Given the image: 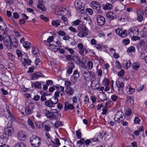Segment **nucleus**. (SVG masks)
<instances>
[{"label":"nucleus","instance_id":"45","mask_svg":"<svg viewBox=\"0 0 147 147\" xmlns=\"http://www.w3.org/2000/svg\"><path fill=\"white\" fill-rule=\"evenodd\" d=\"M127 35V32L125 30H122L120 35V36L123 38H125Z\"/></svg>","mask_w":147,"mask_h":147},{"label":"nucleus","instance_id":"53","mask_svg":"<svg viewBox=\"0 0 147 147\" xmlns=\"http://www.w3.org/2000/svg\"><path fill=\"white\" fill-rule=\"evenodd\" d=\"M76 135L77 137V138L78 139H80L81 138V135L82 134L80 132V130H78L77 131H76Z\"/></svg>","mask_w":147,"mask_h":147},{"label":"nucleus","instance_id":"21","mask_svg":"<svg viewBox=\"0 0 147 147\" xmlns=\"http://www.w3.org/2000/svg\"><path fill=\"white\" fill-rule=\"evenodd\" d=\"M65 92L68 95H72L74 93V90L73 88L71 87H67L66 88Z\"/></svg>","mask_w":147,"mask_h":147},{"label":"nucleus","instance_id":"33","mask_svg":"<svg viewBox=\"0 0 147 147\" xmlns=\"http://www.w3.org/2000/svg\"><path fill=\"white\" fill-rule=\"evenodd\" d=\"M59 20H53L51 22L52 25L55 26H57L60 25Z\"/></svg>","mask_w":147,"mask_h":147},{"label":"nucleus","instance_id":"55","mask_svg":"<svg viewBox=\"0 0 147 147\" xmlns=\"http://www.w3.org/2000/svg\"><path fill=\"white\" fill-rule=\"evenodd\" d=\"M140 120L139 117H136L134 119V123L135 124H138Z\"/></svg>","mask_w":147,"mask_h":147},{"label":"nucleus","instance_id":"54","mask_svg":"<svg viewBox=\"0 0 147 147\" xmlns=\"http://www.w3.org/2000/svg\"><path fill=\"white\" fill-rule=\"evenodd\" d=\"M125 67L126 69L129 68L131 65V63L130 61L129 60L126 63Z\"/></svg>","mask_w":147,"mask_h":147},{"label":"nucleus","instance_id":"1","mask_svg":"<svg viewBox=\"0 0 147 147\" xmlns=\"http://www.w3.org/2000/svg\"><path fill=\"white\" fill-rule=\"evenodd\" d=\"M16 52L18 57H21V61L23 63L28 65H30L31 61L28 59L26 54H22L21 51L18 49L16 50Z\"/></svg>","mask_w":147,"mask_h":147},{"label":"nucleus","instance_id":"47","mask_svg":"<svg viewBox=\"0 0 147 147\" xmlns=\"http://www.w3.org/2000/svg\"><path fill=\"white\" fill-rule=\"evenodd\" d=\"M135 51V47L133 46H131L129 47L127 49V51L128 52H134Z\"/></svg>","mask_w":147,"mask_h":147},{"label":"nucleus","instance_id":"27","mask_svg":"<svg viewBox=\"0 0 147 147\" xmlns=\"http://www.w3.org/2000/svg\"><path fill=\"white\" fill-rule=\"evenodd\" d=\"M130 32L133 33L136 35H138L139 34L138 29L136 27H132L129 29Z\"/></svg>","mask_w":147,"mask_h":147},{"label":"nucleus","instance_id":"8","mask_svg":"<svg viewBox=\"0 0 147 147\" xmlns=\"http://www.w3.org/2000/svg\"><path fill=\"white\" fill-rule=\"evenodd\" d=\"M116 84L118 88V93L119 94H122L123 92V88L124 85L123 82L118 80L116 81Z\"/></svg>","mask_w":147,"mask_h":147},{"label":"nucleus","instance_id":"49","mask_svg":"<svg viewBox=\"0 0 147 147\" xmlns=\"http://www.w3.org/2000/svg\"><path fill=\"white\" fill-rule=\"evenodd\" d=\"M131 112L130 108H128L125 110V114L126 115H131Z\"/></svg>","mask_w":147,"mask_h":147},{"label":"nucleus","instance_id":"62","mask_svg":"<svg viewBox=\"0 0 147 147\" xmlns=\"http://www.w3.org/2000/svg\"><path fill=\"white\" fill-rule=\"evenodd\" d=\"M115 65L116 66L117 68L119 69L121 68L122 66L119 61H117L115 63Z\"/></svg>","mask_w":147,"mask_h":147},{"label":"nucleus","instance_id":"61","mask_svg":"<svg viewBox=\"0 0 147 147\" xmlns=\"http://www.w3.org/2000/svg\"><path fill=\"white\" fill-rule=\"evenodd\" d=\"M56 88L58 89L59 91H62L63 92H64V88L63 87L61 86H56Z\"/></svg>","mask_w":147,"mask_h":147},{"label":"nucleus","instance_id":"51","mask_svg":"<svg viewBox=\"0 0 147 147\" xmlns=\"http://www.w3.org/2000/svg\"><path fill=\"white\" fill-rule=\"evenodd\" d=\"M103 83L105 85H108L109 84V80L107 78H105L103 80Z\"/></svg>","mask_w":147,"mask_h":147},{"label":"nucleus","instance_id":"36","mask_svg":"<svg viewBox=\"0 0 147 147\" xmlns=\"http://www.w3.org/2000/svg\"><path fill=\"white\" fill-rule=\"evenodd\" d=\"M41 83L44 84V82L38 81L36 82L34 84L35 87L36 88L38 89H40L41 88Z\"/></svg>","mask_w":147,"mask_h":147},{"label":"nucleus","instance_id":"38","mask_svg":"<svg viewBox=\"0 0 147 147\" xmlns=\"http://www.w3.org/2000/svg\"><path fill=\"white\" fill-rule=\"evenodd\" d=\"M32 53L33 54L35 55L36 56H37V55L39 53V51L38 49L36 47H34L32 48Z\"/></svg>","mask_w":147,"mask_h":147},{"label":"nucleus","instance_id":"39","mask_svg":"<svg viewBox=\"0 0 147 147\" xmlns=\"http://www.w3.org/2000/svg\"><path fill=\"white\" fill-rule=\"evenodd\" d=\"M50 99L51 100L52 102L54 104L55 106L58 102V99L56 96L53 97Z\"/></svg>","mask_w":147,"mask_h":147},{"label":"nucleus","instance_id":"50","mask_svg":"<svg viewBox=\"0 0 147 147\" xmlns=\"http://www.w3.org/2000/svg\"><path fill=\"white\" fill-rule=\"evenodd\" d=\"M118 98V96L115 94L112 95L111 96L112 100L114 102L116 101L117 100Z\"/></svg>","mask_w":147,"mask_h":147},{"label":"nucleus","instance_id":"59","mask_svg":"<svg viewBox=\"0 0 147 147\" xmlns=\"http://www.w3.org/2000/svg\"><path fill=\"white\" fill-rule=\"evenodd\" d=\"M80 22V21L79 19H78L73 22V25L77 26L79 25Z\"/></svg>","mask_w":147,"mask_h":147},{"label":"nucleus","instance_id":"48","mask_svg":"<svg viewBox=\"0 0 147 147\" xmlns=\"http://www.w3.org/2000/svg\"><path fill=\"white\" fill-rule=\"evenodd\" d=\"M120 122L121 123L122 125L124 126H126L128 125V123L127 122L125 121V119L123 118L121 119L120 121Z\"/></svg>","mask_w":147,"mask_h":147},{"label":"nucleus","instance_id":"17","mask_svg":"<svg viewBox=\"0 0 147 147\" xmlns=\"http://www.w3.org/2000/svg\"><path fill=\"white\" fill-rule=\"evenodd\" d=\"M74 108L73 105L71 104H70L68 102H65L64 103V110L65 111L68 109L72 110Z\"/></svg>","mask_w":147,"mask_h":147},{"label":"nucleus","instance_id":"7","mask_svg":"<svg viewBox=\"0 0 147 147\" xmlns=\"http://www.w3.org/2000/svg\"><path fill=\"white\" fill-rule=\"evenodd\" d=\"M124 116V113L121 111H118L115 114L114 118L115 121L118 123H119L121 119L125 118V116L123 117Z\"/></svg>","mask_w":147,"mask_h":147},{"label":"nucleus","instance_id":"5","mask_svg":"<svg viewBox=\"0 0 147 147\" xmlns=\"http://www.w3.org/2000/svg\"><path fill=\"white\" fill-rule=\"evenodd\" d=\"M40 139L36 136H33L31 138L30 142L32 145L34 147H38L40 144Z\"/></svg>","mask_w":147,"mask_h":147},{"label":"nucleus","instance_id":"16","mask_svg":"<svg viewBox=\"0 0 147 147\" xmlns=\"http://www.w3.org/2000/svg\"><path fill=\"white\" fill-rule=\"evenodd\" d=\"M79 76V73L77 70H75L71 78V79L72 82H75L76 79L78 78Z\"/></svg>","mask_w":147,"mask_h":147},{"label":"nucleus","instance_id":"44","mask_svg":"<svg viewBox=\"0 0 147 147\" xmlns=\"http://www.w3.org/2000/svg\"><path fill=\"white\" fill-rule=\"evenodd\" d=\"M28 124L30 125L31 127L33 129H34V124L32 121L30 119H28Z\"/></svg>","mask_w":147,"mask_h":147},{"label":"nucleus","instance_id":"42","mask_svg":"<svg viewBox=\"0 0 147 147\" xmlns=\"http://www.w3.org/2000/svg\"><path fill=\"white\" fill-rule=\"evenodd\" d=\"M15 147H26V146L25 143L20 142L16 144Z\"/></svg>","mask_w":147,"mask_h":147},{"label":"nucleus","instance_id":"19","mask_svg":"<svg viewBox=\"0 0 147 147\" xmlns=\"http://www.w3.org/2000/svg\"><path fill=\"white\" fill-rule=\"evenodd\" d=\"M47 46L49 49L55 52L57 51L59 49V46L51 44V43H49Z\"/></svg>","mask_w":147,"mask_h":147},{"label":"nucleus","instance_id":"34","mask_svg":"<svg viewBox=\"0 0 147 147\" xmlns=\"http://www.w3.org/2000/svg\"><path fill=\"white\" fill-rule=\"evenodd\" d=\"M112 7V5L110 3H107L103 7V9L105 10H110Z\"/></svg>","mask_w":147,"mask_h":147},{"label":"nucleus","instance_id":"32","mask_svg":"<svg viewBox=\"0 0 147 147\" xmlns=\"http://www.w3.org/2000/svg\"><path fill=\"white\" fill-rule=\"evenodd\" d=\"M140 63L136 62L134 63L132 65V67L134 69L136 70H138L140 67Z\"/></svg>","mask_w":147,"mask_h":147},{"label":"nucleus","instance_id":"23","mask_svg":"<svg viewBox=\"0 0 147 147\" xmlns=\"http://www.w3.org/2000/svg\"><path fill=\"white\" fill-rule=\"evenodd\" d=\"M38 2V3L37 5V7L42 11H45L46 9L45 7L42 4L43 1L42 0H39Z\"/></svg>","mask_w":147,"mask_h":147},{"label":"nucleus","instance_id":"3","mask_svg":"<svg viewBox=\"0 0 147 147\" xmlns=\"http://www.w3.org/2000/svg\"><path fill=\"white\" fill-rule=\"evenodd\" d=\"M75 7L76 8V10L80 14H83L85 11L84 8V4L81 3L80 0H76L74 3Z\"/></svg>","mask_w":147,"mask_h":147},{"label":"nucleus","instance_id":"28","mask_svg":"<svg viewBox=\"0 0 147 147\" xmlns=\"http://www.w3.org/2000/svg\"><path fill=\"white\" fill-rule=\"evenodd\" d=\"M126 100L127 103H130L131 105H133L134 101L132 97L129 96H127Z\"/></svg>","mask_w":147,"mask_h":147},{"label":"nucleus","instance_id":"15","mask_svg":"<svg viewBox=\"0 0 147 147\" xmlns=\"http://www.w3.org/2000/svg\"><path fill=\"white\" fill-rule=\"evenodd\" d=\"M106 16L109 20H111L116 18L115 14L111 11H108L106 14Z\"/></svg>","mask_w":147,"mask_h":147},{"label":"nucleus","instance_id":"30","mask_svg":"<svg viewBox=\"0 0 147 147\" xmlns=\"http://www.w3.org/2000/svg\"><path fill=\"white\" fill-rule=\"evenodd\" d=\"M146 53H147V50L146 51ZM140 57H141V59H143L144 58L145 61L146 63H147V55L145 56V52L144 51H142L141 52Z\"/></svg>","mask_w":147,"mask_h":147},{"label":"nucleus","instance_id":"41","mask_svg":"<svg viewBox=\"0 0 147 147\" xmlns=\"http://www.w3.org/2000/svg\"><path fill=\"white\" fill-rule=\"evenodd\" d=\"M84 20L86 22V23L90 24L91 23V19L90 17L89 16H86V17H84Z\"/></svg>","mask_w":147,"mask_h":147},{"label":"nucleus","instance_id":"11","mask_svg":"<svg viewBox=\"0 0 147 147\" xmlns=\"http://www.w3.org/2000/svg\"><path fill=\"white\" fill-rule=\"evenodd\" d=\"M14 132V129L12 127H7L4 130V133L8 136H11Z\"/></svg>","mask_w":147,"mask_h":147},{"label":"nucleus","instance_id":"29","mask_svg":"<svg viewBox=\"0 0 147 147\" xmlns=\"http://www.w3.org/2000/svg\"><path fill=\"white\" fill-rule=\"evenodd\" d=\"M69 66L70 67L68 69L67 71V72L68 74H70L72 72L73 69L74 67V65L73 63H71L70 64Z\"/></svg>","mask_w":147,"mask_h":147},{"label":"nucleus","instance_id":"18","mask_svg":"<svg viewBox=\"0 0 147 147\" xmlns=\"http://www.w3.org/2000/svg\"><path fill=\"white\" fill-rule=\"evenodd\" d=\"M49 121H47L43 122L42 124V127H44L45 131L48 132L51 130V128L49 124Z\"/></svg>","mask_w":147,"mask_h":147},{"label":"nucleus","instance_id":"20","mask_svg":"<svg viewBox=\"0 0 147 147\" xmlns=\"http://www.w3.org/2000/svg\"><path fill=\"white\" fill-rule=\"evenodd\" d=\"M126 90L128 94H131L134 92L135 89L128 85L126 87Z\"/></svg>","mask_w":147,"mask_h":147},{"label":"nucleus","instance_id":"31","mask_svg":"<svg viewBox=\"0 0 147 147\" xmlns=\"http://www.w3.org/2000/svg\"><path fill=\"white\" fill-rule=\"evenodd\" d=\"M11 45H12L13 47L16 48L18 47V42L15 37L11 40Z\"/></svg>","mask_w":147,"mask_h":147},{"label":"nucleus","instance_id":"58","mask_svg":"<svg viewBox=\"0 0 147 147\" xmlns=\"http://www.w3.org/2000/svg\"><path fill=\"white\" fill-rule=\"evenodd\" d=\"M85 140L84 138H81L80 140L78 141L77 142V144H80L84 145Z\"/></svg>","mask_w":147,"mask_h":147},{"label":"nucleus","instance_id":"57","mask_svg":"<svg viewBox=\"0 0 147 147\" xmlns=\"http://www.w3.org/2000/svg\"><path fill=\"white\" fill-rule=\"evenodd\" d=\"M62 123L61 121H58L55 124V126L57 128H58L59 127L62 125Z\"/></svg>","mask_w":147,"mask_h":147},{"label":"nucleus","instance_id":"46","mask_svg":"<svg viewBox=\"0 0 147 147\" xmlns=\"http://www.w3.org/2000/svg\"><path fill=\"white\" fill-rule=\"evenodd\" d=\"M93 64L92 61H90L87 63V67L89 69H91L93 67Z\"/></svg>","mask_w":147,"mask_h":147},{"label":"nucleus","instance_id":"52","mask_svg":"<svg viewBox=\"0 0 147 147\" xmlns=\"http://www.w3.org/2000/svg\"><path fill=\"white\" fill-rule=\"evenodd\" d=\"M125 71L123 69H121L120 71L118 72L117 74L119 76L122 77L124 75Z\"/></svg>","mask_w":147,"mask_h":147},{"label":"nucleus","instance_id":"9","mask_svg":"<svg viewBox=\"0 0 147 147\" xmlns=\"http://www.w3.org/2000/svg\"><path fill=\"white\" fill-rule=\"evenodd\" d=\"M91 6L94 9L96 10L97 13H101V11L100 9V5L98 2L95 1H92V3Z\"/></svg>","mask_w":147,"mask_h":147},{"label":"nucleus","instance_id":"25","mask_svg":"<svg viewBox=\"0 0 147 147\" xmlns=\"http://www.w3.org/2000/svg\"><path fill=\"white\" fill-rule=\"evenodd\" d=\"M45 105L51 108L54 107L55 106L54 104L53 103L51 100H50L46 101L45 102Z\"/></svg>","mask_w":147,"mask_h":147},{"label":"nucleus","instance_id":"13","mask_svg":"<svg viewBox=\"0 0 147 147\" xmlns=\"http://www.w3.org/2000/svg\"><path fill=\"white\" fill-rule=\"evenodd\" d=\"M44 76L42 73L39 72L31 74L30 75V78L31 80H34L40 77H43Z\"/></svg>","mask_w":147,"mask_h":147},{"label":"nucleus","instance_id":"26","mask_svg":"<svg viewBox=\"0 0 147 147\" xmlns=\"http://www.w3.org/2000/svg\"><path fill=\"white\" fill-rule=\"evenodd\" d=\"M88 52V51L85 48L79 50V53L82 56H83L84 55L87 54Z\"/></svg>","mask_w":147,"mask_h":147},{"label":"nucleus","instance_id":"14","mask_svg":"<svg viewBox=\"0 0 147 147\" xmlns=\"http://www.w3.org/2000/svg\"><path fill=\"white\" fill-rule=\"evenodd\" d=\"M138 17L137 20L140 22H141L143 20V16H144V11H143L137 10V11Z\"/></svg>","mask_w":147,"mask_h":147},{"label":"nucleus","instance_id":"12","mask_svg":"<svg viewBox=\"0 0 147 147\" xmlns=\"http://www.w3.org/2000/svg\"><path fill=\"white\" fill-rule=\"evenodd\" d=\"M17 137L18 139L21 141H24L26 139V135L23 131L19 132L17 134Z\"/></svg>","mask_w":147,"mask_h":147},{"label":"nucleus","instance_id":"35","mask_svg":"<svg viewBox=\"0 0 147 147\" xmlns=\"http://www.w3.org/2000/svg\"><path fill=\"white\" fill-rule=\"evenodd\" d=\"M82 75L85 79L87 80V79L90 76V72L88 71H84L82 73Z\"/></svg>","mask_w":147,"mask_h":147},{"label":"nucleus","instance_id":"6","mask_svg":"<svg viewBox=\"0 0 147 147\" xmlns=\"http://www.w3.org/2000/svg\"><path fill=\"white\" fill-rule=\"evenodd\" d=\"M34 107V104L32 103H30L27 106L25 109V113L27 115H30L33 113V110Z\"/></svg>","mask_w":147,"mask_h":147},{"label":"nucleus","instance_id":"64","mask_svg":"<svg viewBox=\"0 0 147 147\" xmlns=\"http://www.w3.org/2000/svg\"><path fill=\"white\" fill-rule=\"evenodd\" d=\"M107 107H104L102 109V114L103 115H106L107 112Z\"/></svg>","mask_w":147,"mask_h":147},{"label":"nucleus","instance_id":"37","mask_svg":"<svg viewBox=\"0 0 147 147\" xmlns=\"http://www.w3.org/2000/svg\"><path fill=\"white\" fill-rule=\"evenodd\" d=\"M87 35V33L86 32L83 31H80L79 33L78 34V36L79 37L82 38L86 36Z\"/></svg>","mask_w":147,"mask_h":147},{"label":"nucleus","instance_id":"4","mask_svg":"<svg viewBox=\"0 0 147 147\" xmlns=\"http://www.w3.org/2000/svg\"><path fill=\"white\" fill-rule=\"evenodd\" d=\"M5 35V37L3 38L4 45L8 49H12L11 39L8 35H7L6 33L4 32L3 36H4Z\"/></svg>","mask_w":147,"mask_h":147},{"label":"nucleus","instance_id":"60","mask_svg":"<svg viewBox=\"0 0 147 147\" xmlns=\"http://www.w3.org/2000/svg\"><path fill=\"white\" fill-rule=\"evenodd\" d=\"M58 34L59 36H63L65 35L66 34L64 31L60 30L58 32Z\"/></svg>","mask_w":147,"mask_h":147},{"label":"nucleus","instance_id":"10","mask_svg":"<svg viewBox=\"0 0 147 147\" xmlns=\"http://www.w3.org/2000/svg\"><path fill=\"white\" fill-rule=\"evenodd\" d=\"M96 21L98 24L100 26H102L105 22V18L102 16L99 15L97 16Z\"/></svg>","mask_w":147,"mask_h":147},{"label":"nucleus","instance_id":"63","mask_svg":"<svg viewBox=\"0 0 147 147\" xmlns=\"http://www.w3.org/2000/svg\"><path fill=\"white\" fill-rule=\"evenodd\" d=\"M122 30V29L118 28L115 30V32L117 34L120 36Z\"/></svg>","mask_w":147,"mask_h":147},{"label":"nucleus","instance_id":"2","mask_svg":"<svg viewBox=\"0 0 147 147\" xmlns=\"http://www.w3.org/2000/svg\"><path fill=\"white\" fill-rule=\"evenodd\" d=\"M60 112L57 109H52L50 111H47L45 113L47 117L50 119H57L60 116Z\"/></svg>","mask_w":147,"mask_h":147},{"label":"nucleus","instance_id":"56","mask_svg":"<svg viewBox=\"0 0 147 147\" xmlns=\"http://www.w3.org/2000/svg\"><path fill=\"white\" fill-rule=\"evenodd\" d=\"M96 73L100 78L102 76V71L100 69H98Z\"/></svg>","mask_w":147,"mask_h":147},{"label":"nucleus","instance_id":"22","mask_svg":"<svg viewBox=\"0 0 147 147\" xmlns=\"http://www.w3.org/2000/svg\"><path fill=\"white\" fill-rule=\"evenodd\" d=\"M139 47L143 51L147 49V43L142 40L139 44Z\"/></svg>","mask_w":147,"mask_h":147},{"label":"nucleus","instance_id":"40","mask_svg":"<svg viewBox=\"0 0 147 147\" xmlns=\"http://www.w3.org/2000/svg\"><path fill=\"white\" fill-rule=\"evenodd\" d=\"M30 44L29 42L28 41H26L24 42L23 46L26 49H28L30 48Z\"/></svg>","mask_w":147,"mask_h":147},{"label":"nucleus","instance_id":"43","mask_svg":"<svg viewBox=\"0 0 147 147\" xmlns=\"http://www.w3.org/2000/svg\"><path fill=\"white\" fill-rule=\"evenodd\" d=\"M0 24L1 25H0V29L1 30H5L7 28L6 25L4 24L3 22H1Z\"/></svg>","mask_w":147,"mask_h":147},{"label":"nucleus","instance_id":"24","mask_svg":"<svg viewBox=\"0 0 147 147\" xmlns=\"http://www.w3.org/2000/svg\"><path fill=\"white\" fill-rule=\"evenodd\" d=\"M8 138L3 135H1L0 136V143L3 144H5L8 140Z\"/></svg>","mask_w":147,"mask_h":147}]
</instances>
